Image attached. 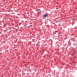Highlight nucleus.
<instances>
[{
  "mask_svg": "<svg viewBox=\"0 0 77 77\" xmlns=\"http://www.w3.org/2000/svg\"><path fill=\"white\" fill-rule=\"evenodd\" d=\"M44 17H47L48 15H47V14H45L44 15H43Z\"/></svg>",
  "mask_w": 77,
  "mask_h": 77,
  "instance_id": "f257e3e1",
  "label": "nucleus"
}]
</instances>
